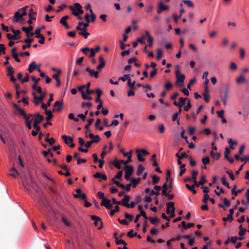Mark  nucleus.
<instances>
[{"mask_svg": "<svg viewBox=\"0 0 249 249\" xmlns=\"http://www.w3.org/2000/svg\"><path fill=\"white\" fill-rule=\"evenodd\" d=\"M228 142L230 145V147L231 149L234 150L235 149L234 145H237V142L236 141H232L231 138L228 140Z\"/></svg>", "mask_w": 249, "mask_h": 249, "instance_id": "obj_32", "label": "nucleus"}, {"mask_svg": "<svg viewBox=\"0 0 249 249\" xmlns=\"http://www.w3.org/2000/svg\"><path fill=\"white\" fill-rule=\"evenodd\" d=\"M89 26V24L88 23H85L83 27L81 30V32L79 33V34L81 36H84L85 39L87 38L89 35V34L87 32V27Z\"/></svg>", "mask_w": 249, "mask_h": 249, "instance_id": "obj_8", "label": "nucleus"}, {"mask_svg": "<svg viewBox=\"0 0 249 249\" xmlns=\"http://www.w3.org/2000/svg\"><path fill=\"white\" fill-rule=\"evenodd\" d=\"M175 203L174 202H170L166 203V213L167 214H169L171 213L170 208L173 210V208L175 207L174 206Z\"/></svg>", "mask_w": 249, "mask_h": 249, "instance_id": "obj_27", "label": "nucleus"}, {"mask_svg": "<svg viewBox=\"0 0 249 249\" xmlns=\"http://www.w3.org/2000/svg\"><path fill=\"white\" fill-rule=\"evenodd\" d=\"M181 111V109L179 108V112H176L173 114V117H172L173 121H175L178 119V115L180 113Z\"/></svg>", "mask_w": 249, "mask_h": 249, "instance_id": "obj_59", "label": "nucleus"}, {"mask_svg": "<svg viewBox=\"0 0 249 249\" xmlns=\"http://www.w3.org/2000/svg\"><path fill=\"white\" fill-rule=\"evenodd\" d=\"M183 2L189 7H192L194 6L193 3L189 0H184Z\"/></svg>", "mask_w": 249, "mask_h": 249, "instance_id": "obj_61", "label": "nucleus"}, {"mask_svg": "<svg viewBox=\"0 0 249 249\" xmlns=\"http://www.w3.org/2000/svg\"><path fill=\"white\" fill-rule=\"evenodd\" d=\"M76 194H73L74 198H80L82 200L85 201L87 199L86 196L85 194L82 193V190L80 188H77L75 190Z\"/></svg>", "mask_w": 249, "mask_h": 249, "instance_id": "obj_7", "label": "nucleus"}, {"mask_svg": "<svg viewBox=\"0 0 249 249\" xmlns=\"http://www.w3.org/2000/svg\"><path fill=\"white\" fill-rule=\"evenodd\" d=\"M202 162L205 165L209 164L210 162V160L209 157L208 156H206V157L203 158L202 159Z\"/></svg>", "mask_w": 249, "mask_h": 249, "instance_id": "obj_47", "label": "nucleus"}, {"mask_svg": "<svg viewBox=\"0 0 249 249\" xmlns=\"http://www.w3.org/2000/svg\"><path fill=\"white\" fill-rule=\"evenodd\" d=\"M46 93V92H44L42 94H40V95L39 97H37L36 96L35 92L33 93V95L34 96L33 102L35 105H38L42 101V100L45 98Z\"/></svg>", "mask_w": 249, "mask_h": 249, "instance_id": "obj_5", "label": "nucleus"}, {"mask_svg": "<svg viewBox=\"0 0 249 249\" xmlns=\"http://www.w3.org/2000/svg\"><path fill=\"white\" fill-rule=\"evenodd\" d=\"M181 224L183 228L185 230L190 228L195 225L193 223H189L186 225V223L184 221H183Z\"/></svg>", "mask_w": 249, "mask_h": 249, "instance_id": "obj_30", "label": "nucleus"}, {"mask_svg": "<svg viewBox=\"0 0 249 249\" xmlns=\"http://www.w3.org/2000/svg\"><path fill=\"white\" fill-rule=\"evenodd\" d=\"M20 115L22 116L25 121V124H38L44 120V116L39 113L34 114H26L24 109L21 107L18 110Z\"/></svg>", "mask_w": 249, "mask_h": 249, "instance_id": "obj_1", "label": "nucleus"}, {"mask_svg": "<svg viewBox=\"0 0 249 249\" xmlns=\"http://www.w3.org/2000/svg\"><path fill=\"white\" fill-rule=\"evenodd\" d=\"M40 32H41V29H40L39 28H37L35 30V33H34V34L36 35L35 36L36 38H38L39 36H43L42 35L40 34Z\"/></svg>", "mask_w": 249, "mask_h": 249, "instance_id": "obj_57", "label": "nucleus"}, {"mask_svg": "<svg viewBox=\"0 0 249 249\" xmlns=\"http://www.w3.org/2000/svg\"><path fill=\"white\" fill-rule=\"evenodd\" d=\"M221 181H222V184L227 186V187L229 189H230L231 188V187L230 186V185H229V182H228L227 181H226V177L225 176H223L222 177V178H221Z\"/></svg>", "mask_w": 249, "mask_h": 249, "instance_id": "obj_40", "label": "nucleus"}, {"mask_svg": "<svg viewBox=\"0 0 249 249\" xmlns=\"http://www.w3.org/2000/svg\"><path fill=\"white\" fill-rule=\"evenodd\" d=\"M36 68V65L35 61H33L28 66V71L30 73L32 72Z\"/></svg>", "mask_w": 249, "mask_h": 249, "instance_id": "obj_29", "label": "nucleus"}, {"mask_svg": "<svg viewBox=\"0 0 249 249\" xmlns=\"http://www.w3.org/2000/svg\"><path fill=\"white\" fill-rule=\"evenodd\" d=\"M99 60L100 61V64L97 67V70L100 71L105 66L106 62L104 60V57L103 55H100L99 56Z\"/></svg>", "mask_w": 249, "mask_h": 249, "instance_id": "obj_11", "label": "nucleus"}, {"mask_svg": "<svg viewBox=\"0 0 249 249\" xmlns=\"http://www.w3.org/2000/svg\"><path fill=\"white\" fill-rule=\"evenodd\" d=\"M45 114L47 115V116L46 118V120L47 121H49L53 117V115L52 112V111L50 110H46V111H45Z\"/></svg>", "mask_w": 249, "mask_h": 249, "instance_id": "obj_35", "label": "nucleus"}, {"mask_svg": "<svg viewBox=\"0 0 249 249\" xmlns=\"http://www.w3.org/2000/svg\"><path fill=\"white\" fill-rule=\"evenodd\" d=\"M113 165L116 167V168L118 169H120L121 168V164H124L125 165H126L128 164V163H126L125 161H124V160H118L117 159H115L114 161H113Z\"/></svg>", "mask_w": 249, "mask_h": 249, "instance_id": "obj_10", "label": "nucleus"}, {"mask_svg": "<svg viewBox=\"0 0 249 249\" xmlns=\"http://www.w3.org/2000/svg\"><path fill=\"white\" fill-rule=\"evenodd\" d=\"M7 70L8 71L7 76H10L11 75H14V69L12 66H8L7 68Z\"/></svg>", "mask_w": 249, "mask_h": 249, "instance_id": "obj_38", "label": "nucleus"}, {"mask_svg": "<svg viewBox=\"0 0 249 249\" xmlns=\"http://www.w3.org/2000/svg\"><path fill=\"white\" fill-rule=\"evenodd\" d=\"M162 194L165 196H168V185L167 183L165 182L163 184L162 187Z\"/></svg>", "mask_w": 249, "mask_h": 249, "instance_id": "obj_25", "label": "nucleus"}, {"mask_svg": "<svg viewBox=\"0 0 249 249\" xmlns=\"http://www.w3.org/2000/svg\"><path fill=\"white\" fill-rule=\"evenodd\" d=\"M149 220L151 223L154 225L157 224L160 222V219L156 217L149 218Z\"/></svg>", "mask_w": 249, "mask_h": 249, "instance_id": "obj_36", "label": "nucleus"}, {"mask_svg": "<svg viewBox=\"0 0 249 249\" xmlns=\"http://www.w3.org/2000/svg\"><path fill=\"white\" fill-rule=\"evenodd\" d=\"M69 9L72 11V14L75 16H78L79 14H82L84 13L82 7L79 3H75L74 4V7L72 6H70Z\"/></svg>", "mask_w": 249, "mask_h": 249, "instance_id": "obj_4", "label": "nucleus"}, {"mask_svg": "<svg viewBox=\"0 0 249 249\" xmlns=\"http://www.w3.org/2000/svg\"><path fill=\"white\" fill-rule=\"evenodd\" d=\"M6 36L7 37V38L10 40H17V39H19L20 38V36H17L16 35H11L10 34H7L6 35Z\"/></svg>", "mask_w": 249, "mask_h": 249, "instance_id": "obj_28", "label": "nucleus"}, {"mask_svg": "<svg viewBox=\"0 0 249 249\" xmlns=\"http://www.w3.org/2000/svg\"><path fill=\"white\" fill-rule=\"evenodd\" d=\"M36 13L34 12L33 9L32 8H31L29 10L28 15L30 18V19L27 21V22L28 24H32V20H36V18L33 17L32 15H36Z\"/></svg>", "mask_w": 249, "mask_h": 249, "instance_id": "obj_19", "label": "nucleus"}, {"mask_svg": "<svg viewBox=\"0 0 249 249\" xmlns=\"http://www.w3.org/2000/svg\"><path fill=\"white\" fill-rule=\"evenodd\" d=\"M177 69L175 71L176 76V85L178 87H181L184 85V81L185 78L184 74L179 73V66H177Z\"/></svg>", "mask_w": 249, "mask_h": 249, "instance_id": "obj_3", "label": "nucleus"}, {"mask_svg": "<svg viewBox=\"0 0 249 249\" xmlns=\"http://www.w3.org/2000/svg\"><path fill=\"white\" fill-rule=\"evenodd\" d=\"M93 177L96 178H101L104 180L107 179V176L105 174H102L99 172H97L93 175Z\"/></svg>", "mask_w": 249, "mask_h": 249, "instance_id": "obj_23", "label": "nucleus"}, {"mask_svg": "<svg viewBox=\"0 0 249 249\" xmlns=\"http://www.w3.org/2000/svg\"><path fill=\"white\" fill-rule=\"evenodd\" d=\"M61 73V71L60 69H58L57 72L55 74L53 75V77L55 79H58L59 76Z\"/></svg>", "mask_w": 249, "mask_h": 249, "instance_id": "obj_63", "label": "nucleus"}, {"mask_svg": "<svg viewBox=\"0 0 249 249\" xmlns=\"http://www.w3.org/2000/svg\"><path fill=\"white\" fill-rule=\"evenodd\" d=\"M129 78H130L129 74H124L122 77H120L119 78V80H122L124 82L126 80H128Z\"/></svg>", "mask_w": 249, "mask_h": 249, "instance_id": "obj_56", "label": "nucleus"}, {"mask_svg": "<svg viewBox=\"0 0 249 249\" xmlns=\"http://www.w3.org/2000/svg\"><path fill=\"white\" fill-rule=\"evenodd\" d=\"M21 18H22L20 17L19 12L18 11L14 14V19L12 20V22L13 23L21 22V21L19 20Z\"/></svg>", "mask_w": 249, "mask_h": 249, "instance_id": "obj_21", "label": "nucleus"}, {"mask_svg": "<svg viewBox=\"0 0 249 249\" xmlns=\"http://www.w3.org/2000/svg\"><path fill=\"white\" fill-rule=\"evenodd\" d=\"M119 207L117 205L115 206V209L112 210L109 212V214L110 216H113L114 215L116 212H119Z\"/></svg>", "mask_w": 249, "mask_h": 249, "instance_id": "obj_49", "label": "nucleus"}, {"mask_svg": "<svg viewBox=\"0 0 249 249\" xmlns=\"http://www.w3.org/2000/svg\"><path fill=\"white\" fill-rule=\"evenodd\" d=\"M207 180L205 178V176L204 174L201 175V179L198 181V184H200L201 185H203L206 182H207Z\"/></svg>", "mask_w": 249, "mask_h": 249, "instance_id": "obj_44", "label": "nucleus"}, {"mask_svg": "<svg viewBox=\"0 0 249 249\" xmlns=\"http://www.w3.org/2000/svg\"><path fill=\"white\" fill-rule=\"evenodd\" d=\"M45 141L49 142L50 145H53L55 142L54 139L53 138H49L48 137H47L45 139Z\"/></svg>", "mask_w": 249, "mask_h": 249, "instance_id": "obj_51", "label": "nucleus"}, {"mask_svg": "<svg viewBox=\"0 0 249 249\" xmlns=\"http://www.w3.org/2000/svg\"><path fill=\"white\" fill-rule=\"evenodd\" d=\"M136 152L137 153H140V154H141L142 155L144 156H145L149 154V153L144 149H137L136 150Z\"/></svg>", "mask_w": 249, "mask_h": 249, "instance_id": "obj_31", "label": "nucleus"}, {"mask_svg": "<svg viewBox=\"0 0 249 249\" xmlns=\"http://www.w3.org/2000/svg\"><path fill=\"white\" fill-rule=\"evenodd\" d=\"M69 18V17L67 15L64 16L61 18L60 20V23L64 26L67 29H69L70 28V26L68 24L67 22V20Z\"/></svg>", "mask_w": 249, "mask_h": 249, "instance_id": "obj_15", "label": "nucleus"}, {"mask_svg": "<svg viewBox=\"0 0 249 249\" xmlns=\"http://www.w3.org/2000/svg\"><path fill=\"white\" fill-rule=\"evenodd\" d=\"M34 128L35 129V130L32 131V135L33 136H35L37 135V133H38L40 128L39 127V125H33Z\"/></svg>", "mask_w": 249, "mask_h": 249, "instance_id": "obj_34", "label": "nucleus"}, {"mask_svg": "<svg viewBox=\"0 0 249 249\" xmlns=\"http://www.w3.org/2000/svg\"><path fill=\"white\" fill-rule=\"evenodd\" d=\"M68 118L71 120H73L75 122H78L79 121V119L78 118H75L74 114L72 113L69 114Z\"/></svg>", "mask_w": 249, "mask_h": 249, "instance_id": "obj_48", "label": "nucleus"}, {"mask_svg": "<svg viewBox=\"0 0 249 249\" xmlns=\"http://www.w3.org/2000/svg\"><path fill=\"white\" fill-rule=\"evenodd\" d=\"M141 178H133L131 180V185L133 188H135L137 185L140 183V181L141 180Z\"/></svg>", "mask_w": 249, "mask_h": 249, "instance_id": "obj_26", "label": "nucleus"}, {"mask_svg": "<svg viewBox=\"0 0 249 249\" xmlns=\"http://www.w3.org/2000/svg\"><path fill=\"white\" fill-rule=\"evenodd\" d=\"M144 169V168L142 164L139 165L138 166V169H137V176H140L142 174V172L143 171Z\"/></svg>", "mask_w": 249, "mask_h": 249, "instance_id": "obj_42", "label": "nucleus"}, {"mask_svg": "<svg viewBox=\"0 0 249 249\" xmlns=\"http://www.w3.org/2000/svg\"><path fill=\"white\" fill-rule=\"evenodd\" d=\"M116 244L117 245L123 244L124 246L127 245V243L122 239H119L118 237H116L115 239Z\"/></svg>", "mask_w": 249, "mask_h": 249, "instance_id": "obj_39", "label": "nucleus"}, {"mask_svg": "<svg viewBox=\"0 0 249 249\" xmlns=\"http://www.w3.org/2000/svg\"><path fill=\"white\" fill-rule=\"evenodd\" d=\"M70 138H71V137L70 136H66V135H63L62 136V139L63 140L64 142L66 144H69L70 143V142H69Z\"/></svg>", "mask_w": 249, "mask_h": 249, "instance_id": "obj_54", "label": "nucleus"}, {"mask_svg": "<svg viewBox=\"0 0 249 249\" xmlns=\"http://www.w3.org/2000/svg\"><path fill=\"white\" fill-rule=\"evenodd\" d=\"M33 30V27L32 25H29L28 27H22L21 28V30L23 32H25L26 36L28 37H29V36H33L34 35V33L33 32H32L30 33V32L32 31Z\"/></svg>", "mask_w": 249, "mask_h": 249, "instance_id": "obj_9", "label": "nucleus"}, {"mask_svg": "<svg viewBox=\"0 0 249 249\" xmlns=\"http://www.w3.org/2000/svg\"><path fill=\"white\" fill-rule=\"evenodd\" d=\"M237 83H241L246 81V79L244 76L242 75H241L239 77H238L236 80Z\"/></svg>", "mask_w": 249, "mask_h": 249, "instance_id": "obj_46", "label": "nucleus"}, {"mask_svg": "<svg viewBox=\"0 0 249 249\" xmlns=\"http://www.w3.org/2000/svg\"><path fill=\"white\" fill-rule=\"evenodd\" d=\"M230 149L229 147H227L225 148V158L227 159H230L229 154H230Z\"/></svg>", "mask_w": 249, "mask_h": 249, "instance_id": "obj_50", "label": "nucleus"}, {"mask_svg": "<svg viewBox=\"0 0 249 249\" xmlns=\"http://www.w3.org/2000/svg\"><path fill=\"white\" fill-rule=\"evenodd\" d=\"M146 36L148 37V41L149 42L148 46L149 47L151 48L153 46V37L150 36L149 32L146 30L145 31Z\"/></svg>", "mask_w": 249, "mask_h": 249, "instance_id": "obj_22", "label": "nucleus"}, {"mask_svg": "<svg viewBox=\"0 0 249 249\" xmlns=\"http://www.w3.org/2000/svg\"><path fill=\"white\" fill-rule=\"evenodd\" d=\"M234 213V211L233 209H230L229 210V214H228L227 217H223L222 220L225 222L227 221L228 220H230V221H232L233 220V214Z\"/></svg>", "mask_w": 249, "mask_h": 249, "instance_id": "obj_17", "label": "nucleus"}, {"mask_svg": "<svg viewBox=\"0 0 249 249\" xmlns=\"http://www.w3.org/2000/svg\"><path fill=\"white\" fill-rule=\"evenodd\" d=\"M101 205L103 206H105L107 209H110L112 207V205L110 202V200L106 198L103 199L102 202L101 203Z\"/></svg>", "mask_w": 249, "mask_h": 249, "instance_id": "obj_14", "label": "nucleus"}, {"mask_svg": "<svg viewBox=\"0 0 249 249\" xmlns=\"http://www.w3.org/2000/svg\"><path fill=\"white\" fill-rule=\"evenodd\" d=\"M124 169H125L124 178L125 179L128 180L133 173L134 168L132 166H129L127 164L125 165Z\"/></svg>", "mask_w": 249, "mask_h": 249, "instance_id": "obj_6", "label": "nucleus"}, {"mask_svg": "<svg viewBox=\"0 0 249 249\" xmlns=\"http://www.w3.org/2000/svg\"><path fill=\"white\" fill-rule=\"evenodd\" d=\"M130 198V196L128 195H125L124 198L122 200L121 205H122L124 206L128 207V202L129 201V199Z\"/></svg>", "mask_w": 249, "mask_h": 249, "instance_id": "obj_20", "label": "nucleus"}, {"mask_svg": "<svg viewBox=\"0 0 249 249\" xmlns=\"http://www.w3.org/2000/svg\"><path fill=\"white\" fill-rule=\"evenodd\" d=\"M191 107L192 105L190 102V100L189 99L188 101L187 104L186 106L184 107V109L185 111H188L189 110V109Z\"/></svg>", "mask_w": 249, "mask_h": 249, "instance_id": "obj_64", "label": "nucleus"}, {"mask_svg": "<svg viewBox=\"0 0 249 249\" xmlns=\"http://www.w3.org/2000/svg\"><path fill=\"white\" fill-rule=\"evenodd\" d=\"M26 7H22L21 8H20L18 10V11L19 12H21V13L20 14V17H21V18H22L23 16H25L27 15V12H26Z\"/></svg>", "mask_w": 249, "mask_h": 249, "instance_id": "obj_41", "label": "nucleus"}, {"mask_svg": "<svg viewBox=\"0 0 249 249\" xmlns=\"http://www.w3.org/2000/svg\"><path fill=\"white\" fill-rule=\"evenodd\" d=\"M187 99V98L180 97L179 99V108L185 104L186 100Z\"/></svg>", "mask_w": 249, "mask_h": 249, "instance_id": "obj_43", "label": "nucleus"}, {"mask_svg": "<svg viewBox=\"0 0 249 249\" xmlns=\"http://www.w3.org/2000/svg\"><path fill=\"white\" fill-rule=\"evenodd\" d=\"M162 56V51L161 49H159L157 50V59L158 60L160 59Z\"/></svg>", "mask_w": 249, "mask_h": 249, "instance_id": "obj_60", "label": "nucleus"}, {"mask_svg": "<svg viewBox=\"0 0 249 249\" xmlns=\"http://www.w3.org/2000/svg\"><path fill=\"white\" fill-rule=\"evenodd\" d=\"M168 9L169 7L167 5H165L162 2H160L158 5L157 13L160 14L163 11L167 10Z\"/></svg>", "mask_w": 249, "mask_h": 249, "instance_id": "obj_12", "label": "nucleus"}, {"mask_svg": "<svg viewBox=\"0 0 249 249\" xmlns=\"http://www.w3.org/2000/svg\"><path fill=\"white\" fill-rule=\"evenodd\" d=\"M85 70L86 71H87L89 73V75L91 77H94L96 78H97L99 77L98 71H96L94 70L90 69L89 67H87Z\"/></svg>", "mask_w": 249, "mask_h": 249, "instance_id": "obj_13", "label": "nucleus"}, {"mask_svg": "<svg viewBox=\"0 0 249 249\" xmlns=\"http://www.w3.org/2000/svg\"><path fill=\"white\" fill-rule=\"evenodd\" d=\"M176 156L178 158V159H182L183 158H187L188 157V156L187 155V154L185 153V152H182L180 154V155H179V152H178L176 154Z\"/></svg>", "mask_w": 249, "mask_h": 249, "instance_id": "obj_37", "label": "nucleus"}, {"mask_svg": "<svg viewBox=\"0 0 249 249\" xmlns=\"http://www.w3.org/2000/svg\"><path fill=\"white\" fill-rule=\"evenodd\" d=\"M90 217H91V219L92 220L94 221V225H96V222H100V224H101V226L100 227L98 228V230L102 229V228L103 227V223L102 222L101 219L99 217H98V216L95 215H90Z\"/></svg>", "mask_w": 249, "mask_h": 249, "instance_id": "obj_16", "label": "nucleus"}, {"mask_svg": "<svg viewBox=\"0 0 249 249\" xmlns=\"http://www.w3.org/2000/svg\"><path fill=\"white\" fill-rule=\"evenodd\" d=\"M164 88L166 90H170L173 88V85L170 81L166 80Z\"/></svg>", "mask_w": 249, "mask_h": 249, "instance_id": "obj_33", "label": "nucleus"}, {"mask_svg": "<svg viewBox=\"0 0 249 249\" xmlns=\"http://www.w3.org/2000/svg\"><path fill=\"white\" fill-rule=\"evenodd\" d=\"M145 36H142L141 37H139L137 38V41L141 44H143L144 43V40L145 39Z\"/></svg>", "mask_w": 249, "mask_h": 249, "instance_id": "obj_62", "label": "nucleus"}, {"mask_svg": "<svg viewBox=\"0 0 249 249\" xmlns=\"http://www.w3.org/2000/svg\"><path fill=\"white\" fill-rule=\"evenodd\" d=\"M133 230L131 229L129 231H128L127 233V236L128 237L133 238L134 237L136 236L137 235V232L133 233Z\"/></svg>", "mask_w": 249, "mask_h": 249, "instance_id": "obj_52", "label": "nucleus"}, {"mask_svg": "<svg viewBox=\"0 0 249 249\" xmlns=\"http://www.w3.org/2000/svg\"><path fill=\"white\" fill-rule=\"evenodd\" d=\"M89 138L90 139H91L92 141H95L96 140V141L94 142H98L101 140L100 137L98 135H94L92 133H89Z\"/></svg>", "mask_w": 249, "mask_h": 249, "instance_id": "obj_24", "label": "nucleus"}, {"mask_svg": "<svg viewBox=\"0 0 249 249\" xmlns=\"http://www.w3.org/2000/svg\"><path fill=\"white\" fill-rule=\"evenodd\" d=\"M230 90V85L228 84L222 85L219 89V97L222 100L223 104L226 106L227 101L229 98V94Z\"/></svg>", "mask_w": 249, "mask_h": 249, "instance_id": "obj_2", "label": "nucleus"}, {"mask_svg": "<svg viewBox=\"0 0 249 249\" xmlns=\"http://www.w3.org/2000/svg\"><path fill=\"white\" fill-rule=\"evenodd\" d=\"M152 182H153V184L158 183L160 179V178L158 177L155 175H152Z\"/></svg>", "mask_w": 249, "mask_h": 249, "instance_id": "obj_53", "label": "nucleus"}, {"mask_svg": "<svg viewBox=\"0 0 249 249\" xmlns=\"http://www.w3.org/2000/svg\"><path fill=\"white\" fill-rule=\"evenodd\" d=\"M1 131L6 136H10L14 131V128L13 127H4L2 128Z\"/></svg>", "mask_w": 249, "mask_h": 249, "instance_id": "obj_18", "label": "nucleus"}, {"mask_svg": "<svg viewBox=\"0 0 249 249\" xmlns=\"http://www.w3.org/2000/svg\"><path fill=\"white\" fill-rule=\"evenodd\" d=\"M185 164H183L180 166V171L179 173L180 176H182L186 172Z\"/></svg>", "mask_w": 249, "mask_h": 249, "instance_id": "obj_45", "label": "nucleus"}, {"mask_svg": "<svg viewBox=\"0 0 249 249\" xmlns=\"http://www.w3.org/2000/svg\"><path fill=\"white\" fill-rule=\"evenodd\" d=\"M136 88H130V89L128 90L127 91V96H133L135 94V91L134 90Z\"/></svg>", "mask_w": 249, "mask_h": 249, "instance_id": "obj_58", "label": "nucleus"}, {"mask_svg": "<svg viewBox=\"0 0 249 249\" xmlns=\"http://www.w3.org/2000/svg\"><path fill=\"white\" fill-rule=\"evenodd\" d=\"M6 47L3 44H0V54L5 53Z\"/></svg>", "mask_w": 249, "mask_h": 249, "instance_id": "obj_55", "label": "nucleus"}]
</instances>
